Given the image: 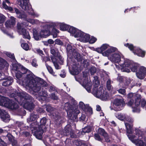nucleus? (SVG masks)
<instances>
[{
    "label": "nucleus",
    "instance_id": "1",
    "mask_svg": "<svg viewBox=\"0 0 146 146\" xmlns=\"http://www.w3.org/2000/svg\"><path fill=\"white\" fill-rule=\"evenodd\" d=\"M34 75L33 73H30L27 75V78L25 82H23V84L28 86L34 92H37L41 99L44 101L45 100L48 94L46 91L42 90L40 91L41 89L40 86L44 87H47L48 84L45 81L38 77H34Z\"/></svg>",
    "mask_w": 146,
    "mask_h": 146
},
{
    "label": "nucleus",
    "instance_id": "2",
    "mask_svg": "<svg viewBox=\"0 0 146 146\" xmlns=\"http://www.w3.org/2000/svg\"><path fill=\"white\" fill-rule=\"evenodd\" d=\"M14 10L16 13L17 17L23 19L27 22L24 21L21 23H18L17 24V28L18 32L21 35H23L24 38L30 39V36L28 32L26 31L24 28L25 27L28 26V23H30L32 24H38L39 21L37 19H27V15L23 11H20L16 8H15Z\"/></svg>",
    "mask_w": 146,
    "mask_h": 146
},
{
    "label": "nucleus",
    "instance_id": "3",
    "mask_svg": "<svg viewBox=\"0 0 146 146\" xmlns=\"http://www.w3.org/2000/svg\"><path fill=\"white\" fill-rule=\"evenodd\" d=\"M42 23L45 25L43 26V28L39 33H38L36 29H33V35L34 38L36 40H38L41 37L45 38L49 36L50 35L51 29H52V35L53 38L56 37L59 31L54 27L58 26V24L57 23L51 21L45 22Z\"/></svg>",
    "mask_w": 146,
    "mask_h": 146
},
{
    "label": "nucleus",
    "instance_id": "4",
    "mask_svg": "<svg viewBox=\"0 0 146 146\" xmlns=\"http://www.w3.org/2000/svg\"><path fill=\"white\" fill-rule=\"evenodd\" d=\"M127 129V134L130 140L137 146H146V137L143 133L139 130L135 131V135L132 134L133 133V125L127 123H125Z\"/></svg>",
    "mask_w": 146,
    "mask_h": 146
},
{
    "label": "nucleus",
    "instance_id": "5",
    "mask_svg": "<svg viewBox=\"0 0 146 146\" xmlns=\"http://www.w3.org/2000/svg\"><path fill=\"white\" fill-rule=\"evenodd\" d=\"M11 96L14 98L15 100L26 109L31 111L34 108L32 97L25 92H15L14 93H12Z\"/></svg>",
    "mask_w": 146,
    "mask_h": 146
},
{
    "label": "nucleus",
    "instance_id": "6",
    "mask_svg": "<svg viewBox=\"0 0 146 146\" xmlns=\"http://www.w3.org/2000/svg\"><path fill=\"white\" fill-rule=\"evenodd\" d=\"M39 117L37 113L34 112L31 114L30 117L27 119V122L31 124V129L33 135L36 138L38 139H41L42 137L43 131L42 129L39 128V130L38 131L37 127L36 126L37 123L36 122V119Z\"/></svg>",
    "mask_w": 146,
    "mask_h": 146
},
{
    "label": "nucleus",
    "instance_id": "7",
    "mask_svg": "<svg viewBox=\"0 0 146 146\" xmlns=\"http://www.w3.org/2000/svg\"><path fill=\"white\" fill-rule=\"evenodd\" d=\"M93 83L94 84L92 94L96 98H99L103 101L106 100L109 98V94L103 88V87L100 86L98 88H97L99 85V82L98 80L97 76L94 77Z\"/></svg>",
    "mask_w": 146,
    "mask_h": 146
},
{
    "label": "nucleus",
    "instance_id": "8",
    "mask_svg": "<svg viewBox=\"0 0 146 146\" xmlns=\"http://www.w3.org/2000/svg\"><path fill=\"white\" fill-rule=\"evenodd\" d=\"M128 98L131 99L129 101L127 105L131 106L133 112H139L140 111L139 105L140 104L139 99L141 98V96L139 94L130 93L128 96Z\"/></svg>",
    "mask_w": 146,
    "mask_h": 146
},
{
    "label": "nucleus",
    "instance_id": "9",
    "mask_svg": "<svg viewBox=\"0 0 146 146\" xmlns=\"http://www.w3.org/2000/svg\"><path fill=\"white\" fill-rule=\"evenodd\" d=\"M77 104V102L74 100H72L71 102H66L64 105L67 115L70 119H72L73 118V115L76 118V116L80 112L79 110L76 108L75 106Z\"/></svg>",
    "mask_w": 146,
    "mask_h": 146
},
{
    "label": "nucleus",
    "instance_id": "10",
    "mask_svg": "<svg viewBox=\"0 0 146 146\" xmlns=\"http://www.w3.org/2000/svg\"><path fill=\"white\" fill-rule=\"evenodd\" d=\"M18 4L22 9L27 12L34 17H37L39 16L38 13L35 12L31 8V5L28 3V0H17Z\"/></svg>",
    "mask_w": 146,
    "mask_h": 146
},
{
    "label": "nucleus",
    "instance_id": "11",
    "mask_svg": "<svg viewBox=\"0 0 146 146\" xmlns=\"http://www.w3.org/2000/svg\"><path fill=\"white\" fill-rule=\"evenodd\" d=\"M68 56L70 58H74L78 61H81V63H84V60L82 58L77 49L73 48L70 44H68L67 46Z\"/></svg>",
    "mask_w": 146,
    "mask_h": 146
},
{
    "label": "nucleus",
    "instance_id": "12",
    "mask_svg": "<svg viewBox=\"0 0 146 146\" xmlns=\"http://www.w3.org/2000/svg\"><path fill=\"white\" fill-rule=\"evenodd\" d=\"M0 105L12 110L16 109L18 107L17 104L12 102L8 98L0 95Z\"/></svg>",
    "mask_w": 146,
    "mask_h": 146
},
{
    "label": "nucleus",
    "instance_id": "13",
    "mask_svg": "<svg viewBox=\"0 0 146 146\" xmlns=\"http://www.w3.org/2000/svg\"><path fill=\"white\" fill-rule=\"evenodd\" d=\"M88 74L84 72L83 78L82 79L78 80L76 77H75L76 80L79 82L80 84L85 88L88 92H91L92 83L89 81L88 76Z\"/></svg>",
    "mask_w": 146,
    "mask_h": 146
},
{
    "label": "nucleus",
    "instance_id": "14",
    "mask_svg": "<svg viewBox=\"0 0 146 146\" xmlns=\"http://www.w3.org/2000/svg\"><path fill=\"white\" fill-rule=\"evenodd\" d=\"M121 54L119 51L112 54L111 56L108 57V59L112 62L115 64L116 67L119 68V65L121 63Z\"/></svg>",
    "mask_w": 146,
    "mask_h": 146
},
{
    "label": "nucleus",
    "instance_id": "15",
    "mask_svg": "<svg viewBox=\"0 0 146 146\" xmlns=\"http://www.w3.org/2000/svg\"><path fill=\"white\" fill-rule=\"evenodd\" d=\"M124 46L132 51L135 54L142 57L145 56V51L142 50L138 48L134 47L132 44L127 43L125 44Z\"/></svg>",
    "mask_w": 146,
    "mask_h": 146
},
{
    "label": "nucleus",
    "instance_id": "16",
    "mask_svg": "<svg viewBox=\"0 0 146 146\" xmlns=\"http://www.w3.org/2000/svg\"><path fill=\"white\" fill-rule=\"evenodd\" d=\"M113 105L116 107L114 110L116 111H120L122 110L125 105L124 100L122 97L120 96H118L115 98L113 102Z\"/></svg>",
    "mask_w": 146,
    "mask_h": 146
},
{
    "label": "nucleus",
    "instance_id": "17",
    "mask_svg": "<svg viewBox=\"0 0 146 146\" xmlns=\"http://www.w3.org/2000/svg\"><path fill=\"white\" fill-rule=\"evenodd\" d=\"M78 38L77 39L80 41L84 42H88L90 38V35L87 33H84L81 31V32L79 33Z\"/></svg>",
    "mask_w": 146,
    "mask_h": 146
},
{
    "label": "nucleus",
    "instance_id": "18",
    "mask_svg": "<svg viewBox=\"0 0 146 146\" xmlns=\"http://www.w3.org/2000/svg\"><path fill=\"white\" fill-rule=\"evenodd\" d=\"M50 53L53 55V56H51V57L52 56L53 58H58L60 60L59 63L60 64H62L63 63V60L62 57L60 55L58 50L56 49H55L53 47H51Z\"/></svg>",
    "mask_w": 146,
    "mask_h": 146
},
{
    "label": "nucleus",
    "instance_id": "19",
    "mask_svg": "<svg viewBox=\"0 0 146 146\" xmlns=\"http://www.w3.org/2000/svg\"><path fill=\"white\" fill-rule=\"evenodd\" d=\"M79 106L85 111L87 115H91L93 113L92 109L88 105H85L82 102H79Z\"/></svg>",
    "mask_w": 146,
    "mask_h": 146
},
{
    "label": "nucleus",
    "instance_id": "20",
    "mask_svg": "<svg viewBox=\"0 0 146 146\" xmlns=\"http://www.w3.org/2000/svg\"><path fill=\"white\" fill-rule=\"evenodd\" d=\"M136 74L139 79H143L146 76V68L142 66L139 67L136 73Z\"/></svg>",
    "mask_w": 146,
    "mask_h": 146
},
{
    "label": "nucleus",
    "instance_id": "21",
    "mask_svg": "<svg viewBox=\"0 0 146 146\" xmlns=\"http://www.w3.org/2000/svg\"><path fill=\"white\" fill-rule=\"evenodd\" d=\"M64 132V135H70L71 138H74L75 137L74 131L72 128V126L70 124H68L66 126Z\"/></svg>",
    "mask_w": 146,
    "mask_h": 146
},
{
    "label": "nucleus",
    "instance_id": "22",
    "mask_svg": "<svg viewBox=\"0 0 146 146\" xmlns=\"http://www.w3.org/2000/svg\"><path fill=\"white\" fill-rule=\"evenodd\" d=\"M118 52L117 48L113 46H110L106 51L102 52V54L104 56H107L108 58L110 56H111L112 54Z\"/></svg>",
    "mask_w": 146,
    "mask_h": 146
},
{
    "label": "nucleus",
    "instance_id": "23",
    "mask_svg": "<svg viewBox=\"0 0 146 146\" xmlns=\"http://www.w3.org/2000/svg\"><path fill=\"white\" fill-rule=\"evenodd\" d=\"M13 69L14 70H16L17 71L18 70L19 71V70H20V72L22 74L27 73V72H28L29 73V74L32 73L31 72H29L27 69L25 68L24 67L21 65L17 64H14Z\"/></svg>",
    "mask_w": 146,
    "mask_h": 146
},
{
    "label": "nucleus",
    "instance_id": "24",
    "mask_svg": "<svg viewBox=\"0 0 146 146\" xmlns=\"http://www.w3.org/2000/svg\"><path fill=\"white\" fill-rule=\"evenodd\" d=\"M68 32L71 35L77 38L78 36V35L81 32V31L77 29L76 28L72 26H70Z\"/></svg>",
    "mask_w": 146,
    "mask_h": 146
},
{
    "label": "nucleus",
    "instance_id": "25",
    "mask_svg": "<svg viewBox=\"0 0 146 146\" xmlns=\"http://www.w3.org/2000/svg\"><path fill=\"white\" fill-rule=\"evenodd\" d=\"M10 116L9 114L4 110L0 109V117L5 122H7L9 119Z\"/></svg>",
    "mask_w": 146,
    "mask_h": 146
},
{
    "label": "nucleus",
    "instance_id": "26",
    "mask_svg": "<svg viewBox=\"0 0 146 146\" xmlns=\"http://www.w3.org/2000/svg\"><path fill=\"white\" fill-rule=\"evenodd\" d=\"M132 63V61L127 59H124L123 61L122 60L121 63H120L119 65V68H120V66L123 68L125 67L129 68Z\"/></svg>",
    "mask_w": 146,
    "mask_h": 146
},
{
    "label": "nucleus",
    "instance_id": "27",
    "mask_svg": "<svg viewBox=\"0 0 146 146\" xmlns=\"http://www.w3.org/2000/svg\"><path fill=\"white\" fill-rule=\"evenodd\" d=\"M15 73L16 74V77L17 78L18 80L17 81V82L19 83V84H20L21 85H22L24 86H25L26 88L28 87V86H26V85L23 84V82H24L25 81V80H26L27 78V75L29 74H27V77L24 80L20 81V78H21L23 74L21 73V72H20V70H19V71L18 70L17 71L15 70Z\"/></svg>",
    "mask_w": 146,
    "mask_h": 146
},
{
    "label": "nucleus",
    "instance_id": "28",
    "mask_svg": "<svg viewBox=\"0 0 146 146\" xmlns=\"http://www.w3.org/2000/svg\"><path fill=\"white\" fill-rule=\"evenodd\" d=\"M69 68L70 73L73 75L78 74L79 72L77 64H73L71 67H69Z\"/></svg>",
    "mask_w": 146,
    "mask_h": 146
},
{
    "label": "nucleus",
    "instance_id": "29",
    "mask_svg": "<svg viewBox=\"0 0 146 146\" xmlns=\"http://www.w3.org/2000/svg\"><path fill=\"white\" fill-rule=\"evenodd\" d=\"M16 23L15 19L13 17H11L10 19L7 21L5 23L6 27L7 28H11L13 27Z\"/></svg>",
    "mask_w": 146,
    "mask_h": 146
},
{
    "label": "nucleus",
    "instance_id": "30",
    "mask_svg": "<svg viewBox=\"0 0 146 146\" xmlns=\"http://www.w3.org/2000/svg\"><path fill=\"white\" fill-rule=\"evenodd\" d=\"M98 133L104 136L106 142H108L110 141V140L108 134L103 129L99 128L98 130Z\"/></svg>",
    "mask_w": 146,
    "mask_h": 146
},
{
    "label": "nucleus",
    "instance_id": "31",
    "mask_svg": "<svg viewBox=\"0 0 146 146\" xmlns=\"http://www.w3.org/2000/svg\"><path fill=\"white\" fill-rule=\"evenodd\" d=\"M6 136L9 141L12 143V146H19L17 141L14 139L13 136L11 134H8Z\"/></svg>",
    "mask_w": 146,
    "mask_h": 146
},
{
    "label": "nucleus",
    "instance_id": "32",
    "mask_svg": "<svg viewBox=\"0 0 146 146\" xmlns=\"http://www.w3.org/2000/svg\"><path fill=\"white\" fill-rule=\"evenodd\" d=\"M3 79L4 80H5L3 82L2 84L4 86H8L11 84L13 82V79L11 77H8L6 79H4L3 78Z\"/></svg>",
    "mask_w": 146,
    "mask_h": 146
},
{
    "label": "nucleus",
    "instance_id": "33",
    "mask_svg": "<svg viewBox=\"0 0 146 146\" xmlns=\"http://www.w3.org/2000/svg\"><path fill=\"white\" fill-rule=\"evenodd\" d=\"M51 59L52 60V62L53 63V64L55 66V68L56 69H59L61 68V67L58 64V63H59L60 64V63L59 62V61H60V60L58 59V58H53L52 56H51L50 57Z\"/></svg>",
    "mask_w": 146,
    "mask_h": 146
},
{
    "label": "nucleus",
    "instance_id": "34",
    "mask_svg": "<svg viewBox=\"0 0 146 146\" xmlns=\"http://www.w3.org/2000/svg\"><path fill=\"white\" fill-rule=\"evenodd\" d=\"M6 3L9 4L10 3L8 0H3V8L6 10H8L11 12H13L14 10L11 7H8L6 4Z\"/></svg>",
    "mask_w": 146,
    "mask_h": 146
},
{
    "label": "nucleus",
    "instance_id": "35",
    "mask_svg": "<svg viewBox=\"0 0 146 146\" xmlns=\"http://www.w3.org/2000/svg\"><path fill=\"white\" fill-rule=\"evenodd\" d=\"M46 119L45 117L42 118L40 120V125H37L36 124V126L37 127V129H38V131L39 130V128L41 129H42V131H43V129H42V127H43V126H44L46 124Z\"/></svg>",
    "mask_w": 146,
    "mask_h": 146
},
{
    "label": "nucleus",
    "instance_id": "36",
    "mask_svg": "<svg viewBox=\"0 0 146 146\" xmlns=\"http://www.w3.org/2000/svg\"><path fill=\"white\" fill-rule=\"evenodd\" d=\"M139 67V65L138 64L134 63L133 61V63L131 64L129 68L132 71L134 72H137L138 70L137 69H138Z\"/></svg>",
    "mask_w": 146,
    "mask_h": 146
},
{
    "label": "nucleus",
    "instance_id": "37",
    "mask_svg": "<svg viewBox=\"0 0 146 146\" xmlns=\"http://www.w3.org/2000/svg\"><path fill=\"white\" fill-rule=\"evenodd\" d=\"M110 46L107 44H102L100 48L96 49L97 51L99 53H102L103 51L106 49H108Z\"/></svg>",
    "mask_w": 146,
    "mask_h": 146
},
{
    "label": "nucleus",
    "instance_id": "38",
    "mask_svg": "<svg viewBox=\"0 0 146 146\" xmlns=\"http://www.w3.org/2000/svg\"><path fill=\"white\" fill-rule=\"evenodd\" d=\"M115 117L123 121L126 119V116L125 114L119 113H116L115 114Z\"/></svg>",
    "mask_w": 146,
    "mask_h": 146
},
{
    "label": "nucleus",
    "instance_id": "39",
    "mask_svg": "<svg viewBox=\"0 0 146 146\" xmlns=\"http://www.w3.org/2000/svg\"><path fill=\"white\" fill-rule=\"evenodd\" d=\"M58 25L60 26V30L62 31H65L68 30L70 27L68 25L63 23H57Z\"/></svg>",
    "mask_w": 146,
    "mask_h": 146
},
{
    "label": "nucleus",
    "instance_id": "40",
    "mask_svg": "<svg viewBox=\"0 0 146 146\" xmlns=\"http://www.w3.org/2000/svg\"><path fill=\"white\" fill-rule=\"evenodd\" d=\"M5 54L7 56L11 58L13 60L15 64H12L13 66L14 65V64H16V60L15 59V56L13 54H11V53L9 52H6Z\"/></svg>",
    "mask_w": 146,
    "mask_h": 146
},
{
    "label": "nucleus",
    "instance_id": "41",
    "mask_svg": "<svg viewBox=\"0 0 146 146\" xmlns=\"http://www.w3.org/2000/svg\"><path fill=\"white\" fill-rule=\"evenodd\" d=\"M91 130V128L89 126H87L84 127L81 132L82 135L84 134V133H88L90 132Z\"/></svg>",
    "mask_w": 146,
    "mask_h": 146
},
{
    "label": "nucleus",
    "instance_id": "42",
    "mask_svg": "<svg viewBox=\"0 0 146 146\" xmlns=\"http://www.w3.org/2000/svg\"><path fill=\"white\" fill-rule=\"evenodd\" d=\"M5 20V17L2 14H0V26H1Z\"/></svg>",
    "mask_w": 146,
    "mask_h": 146
},
{
    "label": "nucleus",
    "instance_id": "43",
    "mask_svg": "<svg viewBox=\"0 0 146 146\" xmlns=\"http://www.w3.org/2000/svg\"><path fill=\"white\" fill-rule=\"evenodd\" d=\"M46 66L49 72L52 75L54 76V73L53 72L52 68L47 64H46Z\"/></svg>",
    "mask_w": 146,
    "mask_h": 146
},
{
    "label": "nucleus",
    "instance_id": "44",
    "mask_svg": "<svg viewBox=\"0 0 146 146\" xmlns=\"http://www.w3.org/2000/svg\"><path fill=\"white\" fill-rule=\"evenodd\" d=\"M97 39L94 36H90V38L88 41L90 44H93L97 40Z\"/></svg>",
    "mask_w": 146,
    "mask_h": 146
},
{
    "label": "nucleus",
    "instance_id": "45",
    "mask_svg": "<svg viewBox=\"0 0 146 146\" xmlns=\"http://www.w3.org/2000/svg\"><path fill=\"white\" fill-rule=\"evenodd\" d=\"M96 69L94 66H92L89 69V72L91 75L94 74L96 73Z\"/></svg>",
    "mask_w": 146,
    "mask_h": 146
},
{
    "label": "nucleus",
    "instance_id": "46",
    "mask_svg": "<svg viewBox=\"0 0 146 146\" xmlns=\"http://www.w3.org/2000/svg\"><path fill=\"white\" fill-rule=\"evenodd\" d=\"M22 47L25 50H29V47L28 44L26 43H23L21 44Z\"/></svg>",
    "mask_w": 146,
    "mask_h": 146
},
{
    "label": "nucleus",
    "instance_id": "47",
    "mask_svg": "<svg viewBox=\"0 0 146 146\" xmlns=\"http://www.w3.org/2000/svg\"><path fill=\"white\" fill-rule=\"evenodd\" d=\"M117 80L120 83V85L121 86V84H122V82L123 81H126V78H123L122 76H118L117 78Z\"/></svg>",
    "mask_w": 146,
    "mask_h": 146
},
{
    "label": "nucleus",
    "instance_id": "48",
    "mask_svg": "<svg viewBox=\"0 0 146 146\" xmlns=\"http://www.w3.org/2000/svg\"><path fill=\"white\" fill-rule=\"evenodd\" d=\"M46 110L48 112L51 113L53 111V109L50 105H48L46 106Z\"/></svg>",
    "mask_w": 146,
    "mask_h": 146
},
{
    "label": "nucleus",
    "instance_id": "49",
    "mask_svg": "<svg viewBox=\"0 0 146 146\" xmlns=\"http://www.w3.org/2000/svg\"><path fill=\"white\" fill-rule=\"evenodd\" d=\"M84 141H81L75 140L74 143V144L77 146H80Z\"/></svg>",
    "mask_w": 146,
    "mask_h": 146
},
{
    "label": "nucleus",
    "instance_id": "50",
    "mask_svg": "<svg viewBox=\"0 0 146 146\" xmlns=\"http://www.w3.org/2000/svg\"><path fill=\"white\" fill-rule=\"evenodd\" d=\"M111 81L108 80L107 82V87L108 90H110L111 89Z\"/></svg>",
    "mask_w": 146,
    "mask_h": 146
},
{
    "label": "nucleus",
    "instance_id": "51",
    "mask_svg": "<svg viewBox=\"0 0 146 146\" xmlns=\"http://www.w3.org/2000/svg\"><path fill=\"white\" fill-rule=\"evenodd\" d=\"M118 92L124 95H126L125 90V89L122 88L118 90Z\"/></svg>",
    "mask_w": 146,
    "mask_h": 146
},
{
    "label": "nucleus",
    "instance_id": "52",
    "mask_svg": "<svg viewBox=\"0 0 146 146\" xmlns=\"http://www.w3.org/2000/svg\"><path fill=\"white\" fill-rule=\"evenodd\" d=\"M131 80L129 79H127L126 81V83H125L124 85H123V84H122V87H125L126 86H128L131 82Z\"/></svg>",
    "mask_w": 146,
    "mask_h": 146
},
{
    "label": "nucleus",
    "instance_id": "53",
    "mask_svg": "<svg viewBox=\"0 0 146 146\" xmlns=\"http://www.w3.org/2000/svg\"><path fill=\"white\" fill-rule=\"evenodd\" d=\"M94 137L96 139L99 141H101L102 140L99 135L98 134H95L94 135Z\"/></svg>",
    "mask_w": 146,
    "mask_h": 146
},
{
    "label": "nucleus",
    "instance_id": "54",
    "mask_svg": "<svg viewBox=\"0 0 146 146\" xmlns=\"http://www.w3.org/2000/svg\"><path fill=\"white\" fill-rule=\"evenodd\" d=\"M32 65L33 66L36 67L38 66V64L36 63V60L35 59H34L32 62Z\"/></svg>",
    "mask_w": 146,
    "mask_h": 146
},
{
    "label": "nucleus",
    "instance_id": "55",
    "mask_svg": "<svg viewBox=\"0 0 146 146\" xmlns=\"http://www.w3.org/2000/svg\"><path fill=\"white\" fill-rule=\"evenodd\" d=\"M55 44H57L62 45L63 44L62 42L59 39H56L55 41Z\"/></svg>",
    "mask_w": 146,
    "mask_h": 146
},
{
    "label": "nucleus",
    "instance_id": "56",
    "mask_svg": "<svg viewBox=\"0 0 146 146\" xmlns=\"http://www.w3.org/2000/svg\"><path fill=\"white\" fill-rule=\"evenodd\" d=\"M125 120H127L128 122L130 123H132L134 121L133 119L131 117H127L126 118V119H125Z\"/></svg>",
    "mask_w": 146,
    "mask_h": 146
},
{
    "label": "nucleus",
    "instance_id": "57",
    "mask_svg": "<svg viewBox=\"0 0 146 146\" xmlns=\"http://www.w3.org/2000/svg\"><path fill=\"white\" fill-rule=\"evenodd\" d=\"M0 143L1 146H8L7 144L0 137Z\"/></svg>",
    "mask_w": 146,
    "mask_h": 146
},
{
    "label": "nucleus",
    "instance_id": "58",
    "mask_svg": "<svg viewBox=\"0 0 146 146\" xmlns=\"http://www.w3.org/2000/svg\"><path fill=\"white\" fill-rule=\"evenodd\" d=\"M141 106L143 107L145 106L146 104V101L144 100H141L140 102Z\"/></svg>",
    "mask_w": 146,
    "mask_h": 146
},
{
    "label": "nucleus",
    "instance_id": "59",
    "mask_svg": "<svg viewBox=\"0 0 146 146\" xmlns=\"http://www.w3.org/2000/svg\"><path fill=\"white\" fill-rule=\"evenodd\" d=\"M50 96L51 98L54 100H57L58 99V97L54 94H52Z\"/></svg>",
    "mask_w": 146,
    "mask_h": 146
},
{
    "label": "nucleus",
    "instance_id": "60",
    "mask_svg": "<svg viewBox=\"0 0 146 146\" xmlns=\"http://www.w3.org/2000/svg\"><path fill=\"white\" fill-rule=\"evenodd\" d=\"M55 90V88L53 86L51 85L49 86V90L50 92L54 91Z\"/></svg>",
    "mask_w": 146,
    "mask_h": 146
},
{
    "label": "nucleus",
    "instance_id": "61",
    "mask_svg": "<svg viewBox=\"0 0 146 146\" xmlns=\"http://www.w3.org/2000/svg\"><path fill=\"white\" fill-rule=\"evenodd\" d=\"M60 76L62 78H64L66 76V73L64 70L62 71L61 73L60 74Z\"/></svg>",
    "mask_w": 146,
    "mask_h": 146
},
{
    "label": "nucleus",
    "instance_id": "62",
    "mask_svg": "<svg viewBox=\"0 0 146 146\" xmlns=\"http://www.w3.org/2000/svg\"><path fill=\"white\" fill-rule=\"evenodd\" d=\"M36 52L40 55L43 54V51L39 49H36Z\"/></svg>",
    "mask_w": 146,
    "mask_h": 146
},
{
    "label": "nucleus",
    "instance_id": "63",
    "mask_svg": "<svg viewBox=\"0 0 146 146\" xmlns=\"http://www.w3.org/2000/svg\"><path fill=\"white\" fill-rule=\"evenodd\" d=\"M80 146H90V145L89 143L86 144L85 142L84 141Z\"/></svg>",
    "mask_w": 146,
    "mask_h": 146
},
{
    "label": "nucleus",
    "instance_id": "64",
    "mask_svg": "<svg viewBox=\"0 0 146 146\" xmlns=\"http://www.w3.org/2000/svg\"><path fill=\"white\" fill-rule=\"evenodd\" d=\"M0 62L3 64L6 63V61L3 58L0 57Z\"/></svg>",
    "mask_w": 146,
    "mask_h": 146
}]
</instances>
